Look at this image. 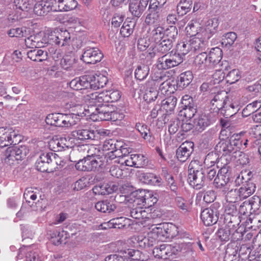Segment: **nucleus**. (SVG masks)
<instances>
[{"instance_id": "f257e3e1", "label": "nucleus", "mask_w": 261, "mask_h": 261, "mask_svg": "<svg viewBox=\"0 0 261 261\" xmlns=\"http://www.w3.org/2000/svg\"><path fill=\"white\" fill-rule=\"evenodd\" d=\"M245 132L233 134L229 140L221 141L215 147L222 156H228L229 159L237 158L239 150L247 147L248 140L244 137Z\"/></svg>"}, {"instance_id": "f03ea898", "label": "nucleus", "mask_w": 261, "mask_h": 261, "mask_svg": "<svg viewBox=\"0 0 261 261\" xmlns=\"http://www.w3.org/2000/svg\"><path fill=\"white\" fill-rule=\"evenodd\" d=\"M121 97L120 92L117 90L103 91L101 93L95 92L88 94L86 99L91 105L99 107L107 103L113 102L118 100Z\"/></svg>"}, {"instance_id": "7ed1b4c3", "label": "nucleus", "mask_w": 261, "mask_h": 261, "mask_svg": "<svg viewBox=\"0 0 261 261\" xmlns=\"http://www.w3.org/2000/svg\"><path fill=\"white\" fill-rule=\"evenodd\" d=\"M188 181L191 186L200 189L204 185V171L198 161H192L189 165Z\"/></svg>"}, {"instance_id": "20e7f679", "label": "nucleus", "mask_w": 261, "mask_h": 261, "mask_svg": "<svg viewBox=\"0 0 261 261\" xmlns=\"http://www.w3.org/2000/svg\"><path fill=\"white\" fill-rule=\"evenodd\" d=\"M21 140V136L17 131L9 127H0V147L15 145Z\"/></svg>"}, {"instance_id": "39448f33", "label": "nucleus", "mask_w": 261, "mask_h": 261, "mask_svg": "<svg viewBox=\"0 0 261 261\" xmlns=\"http://www.w3.org/2000/svg\"><path fill=\"white\" fill-rule=\"evenodd\" d=\"M111 108L109 105H103L101 107H97V121H120L123 119L124 115L122 113L110 110Z\"/></svg>"}, {"instance_id": "423d86ee", "label": "nucleus", "mask_w": 261, "mask_h": 261, "mask_svg": "<svg viewBox=\"0 0 261 261\" xmlns=\"http://www.w3.org/2000/svg\"><path fill=\"white\" fill-rule=\"evenodd\" d=\"M228 162L224 163L222 167L218 170L217 174L214 179L213 185L218 189H223L226 191L230 188L231 183L229 182V167Z\"/></svg>"}, {"instance_id": "0eeeda50", "label": "nucleus", "mask_w": 261, "mask_h": 261, "mask_svg": "<svg viewBox=\"0 0 261 261\" xmlns=\"http://www.w3.org/2000/svg\"><path fill=\"white\" fill-rule=\"evenodd\" d=\"M103 165V162L99 158L88 156L80 160L75 164V168L77 170L89 171L98 170L102 167Z\"/></svg>"}, {"instance_id": "6e6552de", "label": "nucleus", "mask_w": 261, "mask_h": 261, "mask_svg": "<svg viewBox=\"0 0 261 261\" xmlns=\"http://www.w3.org/2000/svg\"><path fill=\"white\" fill-rule=\"evenodd\" d=\"M182 62V57L178 54H166L158 59L156 66L159 69H168L175 67Z\"/></svg>"}, {"instance_id": "1a4fd4ad", "label": "nucleus", "mask_w": 261, "mask_h": 261, "mask_svg": "<svg viewBox=\"0 0 261 261\" xmlns=\"http://www.w3.org/2000/svg\"><path fill=\"white\" fill-rule=\"evenodd\" d=\"M50 38L51 44H55L59 46L69 45L71 42L70 33L63 29H56L50 32Z\"/></svg>"}, {"instance_id": "9d476101", "label": "nucleus", "mask_w": 261, "mask_h": 261, "mask_svg": "<svg viewBox=\"0 0 261 261\" xmlns=\"http://www.w3.org/2000/svg\"><path fill=\"white\" fill-rule=\"evenodd\" d=\"M91 75H85L81 77L75 78L72 80L69 83L70 87L75 90H82L83 93H87L85 98L86 100V96L88 94L92 93L88 90V88H92V82L91 81Z\"/></svg>"}, {"instance_id": "9b49d317", "label": "nucleus", "mask_w": 261, "mask_h": 261, "mask_svg": "<svg viewBox=\"0 0 261 261\" xmlns=\"http://www.w3.org/2000/svg\"><path fill=\"white\" fill-rule=\"evenodd\" d=\"M216 117L215 113L208 111L204 112L198 118L195 119L194 121L195 129L199 132H202L206 127L215 121Z\"/></svg>"}, {"instance_id": "f8f14e48", "label": "nucleus", "mask_w": 261, "mask_h": 261, "mask_svg": "<svg viewBox=\"0 0 261 261\" xmlns=\"http://www.w3.org/2000/svg\"><path fill=\"white\" fill-rule=\"evenodd\" d=\"M103 57V54L98 48L87 47L84 49L81 60L87 64H94L100 62Z\"/></svg>"}, {"instance_id": "ddd939ff", "label": "nucleus", "mask_w": 261, "mask_h": 261, "mask_svg": "<svg viewBox=\"0 0 261 261\" xmlns=\"http://www.w3.org/2000/svg\"><path fill=\"white\" fill-rule=\"evenodd\" d=\"M226 93L223 91L218 92L216 94H212L211 96L210 107L213 111L212 113L217 115L220 110L223 108H227V102L226 101Z\"/></svg>"}, {"instance_id": "4468645a", "label": "nucleus", "mask_w": 261, "mask_h": 261, "mask_svg": "<svg viewBox=\"0 0 261 261\" xmlns=\"http://www.w3.org/2000/svg\"><path fill=\"white\" fill-rule=\"evenodd\" d=\"M51 155L55 156V155L53 152L42 153L36 162L37 170L42 172H52L53 168H50V164L53 163L54 161L53 160Z\"/></svg>"}, {"instance_id": "2eb2a0df", "label": "nucleus", "mask_w": 261, "mask_h": 261, "mask_svg": "<svg viewBox=\"0 0 261 261\" xmlns=\"http://www.w3.org/2000/svg\"><path fill=\"white\" fill-rule=\"evenodd\" d=\"M122 146H118L116 141L113 139L105 140L102 144V149L103 151H109L107 155L111 160L115 159L116 157L121 156L120 153L122 151Z\"/></svg>"}, {"instance_id": "dca6fc26", "label": "nucleus", "mask_w": 261, "mask_h": 261, "mask_svg": "<svg viewBox=\"0 0 261 261\" xmlns=\"http://www.w3.org/2000/svg\"><path fill=\"white\" fill-rule=\"evenodd\" d=\"M173 46L172 39H169L167 37H165L159 43L151 45V48L149 51V58H154L155 56L156 52L162 54L166 53L169 51Z\"/></svg>"}, {"instance_id": "f3484780", "label": "nucleus", "mask_w": 261, "mask_h": 261, "mask_svg": "<svg viewBox=\"0 0 261 261\" xmlns=\"http://www.w3.org/2000/svg\"><path fill=\"white\" fill-rule=\"evenodd\" d=\"M208 40L205 36L193 37L189 40L191 51L197 53L204 51L208 47Z\"/></svg>"}, {"instance_id": "a211bd4d", "label": "nucleus", "mask_w": 261, "mask_h": 261, "mask_svg": "<svg viewBox=\"0 0 261 261\" xmlns=\"http://www.w3.org/2000/svg\"><path fill=\"white\" fill-rule=\"evenodd\" d=\"M219 25L218 19L214 18L208 20L200 29L199 36H205L206 38L210 39L212 35L217 31Z\"/></svg>"}, {"instance_id": "6ab92c4d", "label": "nucleus", "mask_w": 261, "mask_h": 261, "mask_svg": "<svg viewBox=\"0 0 261 261\" xmlns=\"http://www.w3.org/2000/svg\"><path fill=\"white\" fill-rule=\"evenodd\" d=\"M201 219L204 224L210 226L215 224L218 220L217 210L214 206L204 209L201 213Z\"/></svg>"}, {"instance_id": "aec40b11", "label": "nucleus", "mask_w": 261, "mask_h": 261, "mask_svg": "<svg viewBox=\"0 0 261 261\" xmlns=\"http://www.w3.org/2000/svg\"><path fill=\"white\" fill-rule=\"evenodd\" d=\"M72 139L69 137L53 139L49 141V145L53 151H61L65 148H71L73 146Z\"/></svg>"}, {"instance_id": "412c9836", "label": "nucleus", "mask_w": 261, "mask_h": 261, "mask_svg": "<svg viewBox=\"0 0 261 261\" xmlns=\"http://www.w3.org/2000/svg\"><path fill=\"white\" fill-rule=\"evenodd\" d=\"M79 119L73 114L58 113L56 126L69 127L76 124Z\"/></svg>"}, {"instance_id": "4be33fe9", "label": "nucleus", "mask_w": 261, "mask_h": 261, "mask_svg": "<svg viewBox=\"0 0 261 261\" xmlns=\"http://www.w3.org/2000/svg\"><path fill=\"white\" fill-rule=\"evenodd\" d=\"M194 144L192 142L182 143L176 151L178 160L182 162H185L193 151Z\"/></svg>"}, {"instance_id": "5701e85b", "label": "nucleus", "mask_w": 261, "mask_h": 261, "mask_svg": "<svg viewBox=\"0 0 261 261\" xmlns=\"http://www.w3.org/2000/svg\"><path fill=\"white\" fill-rule=\"evenodd\" d=\"M88 102L89 104L91 106L90 107H88V109H87L85 107H83L82 105H76L73 108V111H76V114L72 113L75 115L76 117L77 116H90L91 118L93 119L94 121H97L96 120V118H97V113L96 112V108L92 107L93 105H91L89 103V100H86Z\"/></svg>"}, {"instance_id": "b1692460", "label": "nucleus", "mask_w": 261, "mask_h": 261, "mask_svg": "<svg viewBox=\"0 0 261 261\" xmlns=\"http://www.w3.org/2000/svg\"><path fill=\"white\" fill-rule=\"evenodd\" d=\"M149 0H140V1H130L129 4V11L132 15L140 17L146 9Z\"/></svg>"}, {"instance_id": "393cba45", "label": "nucleus", "mask_w": 261, "mask_h": 261, "mask_svg": "<svg viewBox=\"0 0 261 261\" xmlns=\"http://www.w3.org/2000/svg\"><path fill=\"white\" fill-rule=\"evenodd\" d=\"M107 75L108 73L106 71L97 72L94 75H91L92 88L93 90H96L103 87L108 81Z\"/></svg>"}, {"instance_id": "a878e982", "label": "nucleus", "mask_w": 261, "mask_h": 261, "mask_svg": "<svg viewBox=\"0 0 261 261\" xmlns=\"http://www.w3.org/2000/svg\"><path fill=\"white\" fill-rule=\"evenodd\" d=\"M158 242V239L150 230L146 236H139L138 238V246L142 248L147 249L154 245Z\"/></svg>"}, {"instance_id": "bb28decb", "label": "nucleus", "mask_w": 261, "mask_h": 261, "mask_svg": "<svg viewBox=\"0 0 261 261\" xmlns=\"http://www.w3.org/2000/svg\"><path fill=\"white\" fill-rule=\"evenodd\" d=\"M130 215L132 218L138 220L137 223H140L141 224H143L151 216L150 213H147L141 206L133 208L130 211Z\"/></svg>"}, {"instance_id": "cd10ccee", "label": "nucleus", "mask_w": 261, "mask_h": 261, "mask_svg": "<svg viewBox=\"0 0 261 261\" xmlns=\"http://www.w3.org/2000/svg\"><path fill=\"white\" fill-rule=\"evenodd\" d=\"M137 176L141 181L146 184L158 186L161 182V178L153 173L138 172Z\"/></svg>"}, {"instance_id": "c85d7f7f", "label": "nucleus", "mask_w": 261, "mask_h": 261, "mask_svg": "<svg viewBox=\"0 0 261 261\" xmlns=\"http://www.w3.org/2000/svg\"><path fill=\"white\" fill-rule=\"evenodd\" d=\"M223 161H225V163H226L227 162V159H225V157L222 156L219 158V155L216 152H211L206 156L204 163L206 166L210 165L211 167L214 166L215 164L216 163L217 169H218L223 166V165H222Z\"/></svg>"}, {"instance_id": "c756f323", "label": "nucleus", "mask_w": 261, "mask_h": 261, "mask_svg": "<svg viewBox=\"0 0 261 261\" xmlns=\"http://www.w3.org/2000/svg\"><path fill=\"white\" fill-rule=\"evenodd\" d=\"M116 189L114 185L109 183L99 184L93 188L92 191L95 195H108L112 193Z\"/></svg>"}, {"instance_id": "7c9ffc66", "label": "nucleus", "mask_w": 261, "mask_h": 261, "mask_svg": "<svg viewBox=\"0 0 261 261\" xmlns=\"http://www.w3.org/2000/svg\"><path fill=\"white\" fill-rule=\"evenodd\" d=\"M255 185L251 181H247L245 184L238 189L242 200L246 199L254 193L255 190Z\"/></svg>"}, {"instance_id": "2f4dec72", "label": "nucleus", "mask_w": 261, "mask_h": 261, "mask_svg": "<svg viewBox=\"0 0 261 261\" xmlns=\"http://www.w3.org/2000/svg\"><path fill=\"white\" fill-rule=\"evenodd\" d=\"M177 98L174 95H170L162 101L161 108L166 111L167 114H171L176 105Z\"/></svg>"}, {"instance_id": "473e14b6", "label": "nucleus", "mask_w": 261, "mask_h": 261, "mask_svg": "<svg viewBox=\"0 0 261 261\" xmlns=\"http://www.w3.org/2000/svg\"><path fill=\"white\" fill-rule=\"evenodd\" d=\"M170 249V245L162 244L159 247H155L152 250V254L156 258L166 259L171 254L169 251Z\"/></svg>"}, {"instance_id": "72a5a7b5", "label": "nucleus", "mask_w": 261, "mask_h": 261, "mask_svg": "<svg viewBox=\"0 0 261 261\" xmlns=\"http://www.w3.org/2000/svg\"><path fill=\"white\" fill-rule=\"evenodd\" d=\"M95 207L99 212L110 213L114 211L116 206L112 201L107 199L97 202Z\"/></svg>"}, {"instance_id": "f704fd0d", "label": "nucleus", "mask_w": 261, "mask_h": 261, "mask_svg": "<svg viewBox=\"0 0 261 261\" xmlns=\"http://www.w3.org/2000/svg\"><path fill=\"white\" fill-rule=\"evenodd\" d=\"M72 136L76 140H85L94 139V132L89 129H78L72 132Z\"/></svg>"}, {"instance_id": "c9c22d12", "label": "nucleus", "mask_w": 261, "mask_h": 261, "mask_svg": "<svg viewBox=\"0 0 261 261\" xmlns=\"http://www.w3.org/2000/svg\"><path fill=\"white\" fill-rule=\"evenodd\" d=\"M222 51L219 47H215L211 49L208 57V62L210 67H212L219 63L222 58Z\"/></svg>"}, {"instance_id": "e433bc0d", "label": "nucleus", "mask_w": 261, "mask_h": 261, "mask_svg": "<svg viewBox=\"0 0 261 261\" xmlns=\"http://www.w3.org/2000/svg\"><path fill=\"white\" fill-rule=\"evenodd\" d=\"M168 224L163 223L157 225H152L151 231L155 234V237L158 241H164L165 240V230L168 229Z\"/></svg>"}, {"instance_id": "4c0bfd02", "label": "nucleus", "mask_w": 261, "mask_h": 261, "mask_svg": "<svg viewBox=\"0 0 261 261\" xmlns=\"http://www.w3.org/2000/svg\"><path fill=\"white\" fill-rule=\"evenodd\" d=\"M36 2L34 7V13L39 16H43L49 12V6L47 5V1L32 0Z\"/></svg>"}, {"instance_id": "58836bf2", "label": "nucleus", "mask_w": 261, "mask_h": 261, "mask_svg": "<svg viewBox=\"0 0 261 261\" xmlns=\"http://www.w3.org/2000/svg\"><path fill=\"white\" fill-rule=\"evenodd\" d=\"M194 60L195 65L200 69H205L210 67L208 60V56L205 51L199 53Z\"/></svg>"}, {"instance_id": "ea45409f", "label": "nucleus", "mask_w": 261, "mask_h": 261, "mask_svg": "<svg viewBox=\"0 0 261 261\" xmlns=\"http://www.w3.org/2000/svg\"><path fill=\"white\" fill-rule=\"evenodd\" d=\"M69 236L66 231L55 230L51 234V242L55 245H59L63 242Z\"/></svg>"}, {"instance_id": "a19ab883", "label": "nucleus", "mask_w": 261, "mask_h": 261, "mask_svg": "<svg viewBox=\"0 0 261 261\" xmlns=\"http://www.w3.org/2000/svg\"><path fill=\"white\" fill-rule=\"evenodd\" d=\"M201 28L200 24L197 19H193L189 23L186 28V31L188 35L191 37L199 36L200 29Z\"/></svg>"}, {"instance_id": "79ce46f5", "label": "nucleus", "mask_w": 261, "mask_h": 261, "mask_svg": "<svg viewBox=\"0 0 261 261\" xmlns=\"http://www.w3.org/2000/svg\"><path fill=\"white\" fill-rule=\"evenodd\" d=\"M150 38L151 41V45L159 43L164 38V29L161 26H158L153 29L150 33Z\"/></svg>"}, {"instance_id": "37998d69", "label": "nucleus", "mask_w": 261, "mask_h": 261, "mask_svg": "<svg viewBox=\"0 0 261 261\" xmlns=\"http://www.w3.org/2000/svg\"><path fill=\"white\" fill-rule=\"evenodd\" d=\"M28 57L32 61L42 62L47 59V53L42 49H33L28 52Z\"/></svg>"}, {"instance_id": "c03bdc74", "label": "nucleus", "mask_w": 261, "mask_h": 261, "mask_svg": "<svg viewBox=\"0 0 261 261\" xmlns=\"http://www.w3.org/2000/svg\"><path fill=\"white\" fill-rule=\"evenodd\" d=\"M136 253H139V251L132 249L121 250L118 254H114V261H126L130 257H133Z\"/></svg>"}, {"instance_id": "a18cd8bd", "label": "nucleus", "mask_w": 261, "mask_h": 261, "mask_svg": "<svg viewBox=\"0 0 261 261\" xmlns=\"http://www.w3.org/2000/svg\"><path fill=\"white\" fill-rule=\"evenodd\" d=\"M159 9H151L149 6V13L146 17L145 22L147 24L151 25L157 23L160 21Z\"/></svg>"}, {"instance_id": "49530a36", "label": "nucleus", "mask_w": 261, "mask_h": 261, "mask_svg": "<svg viewBox=\"0 0 261 261\" xmlns=\"http://www.w3.org/2000/svg\"><path fill=\"white\" fill-rule=\"evenodd\" d=\"M193 77L192 73L190 71L181 73L178 77L177 85L181 88H184L190 84Z\"/></svg>"}, {"instance_id": "de8ad7c7", "label": "nucleus", "mask_w": 261, "mask_h": 261, "mask_svg": "<svg viewBox=\"0 0 261 261\" xmlns=\"http://www.w3.org/2000/svg\"><path fill=\"white\" fill-rule=\"evenodd\" d=\"M136 128L144 140L148 142H151L152 141L150 129L146 125L138 123L136 125Z\"/></svg>"}, {"instance_id": "09e8293b", "label": "nucleus", "mask_w": 261, "mask_h": 261, "mask_svg": "<svg viewBox=\"0 0 261 261\" xmlns=\"http://www.w3.org/2000/svg\"><path fill=\"white\" fill-rule=\"evenodd\" d=\"M238 249L236 247L228 246L225 252L224 261H239Z\"/></svg>"}, {"instance_id": "8fccbe9b", "label": "nucleus", "mask_w": 261, "mask_h": 261, "mask_svg": "<svg viewBox=\"0 0 261 261\" xmlns=\"http://www.w3.org/2000/svg\"><path fill=\"white\" fill-rule=\"evenodd\" d=\"M226 98H227V100H226V101L227 102L226 108L230 107L232 109H236L235 111H238L241 104L240 96L234 94L230 95L228 97L226 96Z\"/></svg>"}, {"instance_id": "3c124183", "label": "nucleus", "mask_w": 261, "mask_h": 261, "mask_svg": "<svg viewBox=\"0 0 261 261\" xmlns=\"http://www.w3.org/2000/svg\"><path fill=\"white\" fill-rule=\"evenodd\" d=\"M225 192H227L226 194V199L228 202L234 203L238 200H242L241 199L239 190L237 188H232L230 189L229 188L228 190L226 189V191Z\"/></svg>"}, {"instance_id": "603ef678", "label": "nucleus", "mask_w": 261, "mask_h": 261, "mask_svg": "<svg viewBox=\"0 0 261 261\" xmlns=\"http://www.w3.org/2000/svg\"><path fill=\"white\" fill-rule=\"evenodd\" d=\"M151 41L149 38L147 37L140 38L138 39L137 42V48L140 51H145L147 49V57L149 58V51L151 48Z\"/></svg>"}, {"instance_id": "864d4df0", "label": "nucleus", "mask_w": 261, "mask_h": 261, "mask_svg": "<svg viewBox=\"0 0 261 261\" xmlns=\"http://www.w3.org/2000/svg\"><path fill=\"white\" fill-rule=\"evenodd\" d=\"M196 113V109L194 106L184 107L180 111V119L191 120Z\"/></svg>"}, {"instance_id": "5fc2aeb1", "label": "nucleus", "mask_w": 261, "mask_h": 261, "mask_svg": "<svg viewBox=\"0 0 261 261\" xmlns=\"http://www.w3.org/2000/svg\"><path fill=\"white\" fill-rule=\"evenodd\" d=\"M149 68L147 65H141L138 66L135 72V77L140 81L144 80L148 75Z\"/></svg>"}, {"instance_id": "6e6d98bb", "label": "nucleus", "mask_w": 261, "mask_h": 261, "mask_svg": "<svg viewBox=\"0 0 261 261\" xmlns=\"http://www.w3.org/2000/svg\"><path fill=\"white\" fill-rule=\"evenodd\" d=\"M12 150V155H15V159L18 161L22 160L29 153V149L25 146L19 147L11 148Z\"/></svg>"}, {"instance_id": "4d7b16f0", "label": "nucleus", "mask_w": 261, "mask_h": 261, "mask_svg": "<svg viewBox=\"0 0 261 261\" xmlns=\"http://www.w3.org/2000/svg\"><path fill=\"white\" fill-rule=\"evenodd\" d=\"M128 220L127 219L123 217L116 218L110 220L108 225L109 227L121 228L126 225Z\"/></svg>"}, {"instance_id": "13d9d810", "label": "nucleus", "mask_w": 261, "mask_h": 261, "mask_svg": "<svg viewBox=\"0 0 261 261\" xmlns=\"http://www.w3.org/2000/svg\"><path fill=\"white\" fill-rule=\"evenodd\" d=\"M261 108V100L255 101L248 104L243 110V115L247 116L256 112Z\"/></svg>"}, {"instance_id": "bf43d9fd", "label": "nucleus", "mask_w": 261, "mask_h": 261, "mask_svg": "<svg viewBox=\"0 0 261 261\" xmlns=\"http://www.w3.org/2000/svg\"><path fill=\"white\" fill-rule=\"evenodd\" d=\"M123 166V163L119 165V163L115 160L114 163L111 165L109 172L112 176L116 178H120L123 175L122 169L121 168Z\"/></svg>"}, {"instance_id": "052dcab7", "label": "nucleus", "mask_w": 261, "mask_h": 261, "mask_svg": "<svg viewBox=\"0 0 261 261\" xmlns=\"http://www.w3.org/2000/svg\"><path fill=\"white\" fill-rule=\"evenodd\" d=\"M141 197H143L142 195L145 196V207L148 208L150 206H151L154 204L156 203L157 202V199L156 197L153 196L152 192L151 191H149L147 190H145V192H142L141 193Z\"/></svg>"}, {"instance_id": "680f3d73", "label": "nucleus", "mask_w": 261, "mask_h": 261, "mask_svg": "<svg viewBox=\"0 0 261 261\" xmlns=\"http://www.w3.org/2000/svg\"><path fill=\"white\" fill-rule=\"evenodd\" d=\"M192 6V2L191 0H180L177 6V10L178 13L181 11V15L186 14L189 12Z\"/></svg>"}, {"instance_id": "e2e57ef3", "label": "nucleus", "mask_w": 261, "mask_h": 261, "mask_svg": "<svg viewBox=\"0 0 261 261\" xmlns=\"http://www.w3.org/2000/svg\"><path fill=\"white\" fill-rule=\"evenodd\" d=\"M230 226L231 224H229L218 230V236L222 241H227L229 240L231 234Z\"/></svg>"}, {"instance_id": "0e129e2a", "label": "nucleus", "mask_w": 261, "mask_h": 261, "mask_svg": "<svg viewBox=\"0 0 261 261\" xmlns=\"http://www.w3.org/2000/svg\"><path fill=\"white\" fill-rule=\"evenodd\" d=\"M39 36L32 35L25 39V44L29 48H40L41 43H39Z\"/></svg>"}, {"instance_id": "69168bd1", "label": "nucleus", "mask_w": 261, "mask_h": 261, "mask_svg": "<svg viewBox=\"0 0 261 261\" xmlns=\"http://www.w3.org/2000/svg\"><path fill=\"white\" fill-rule=\"evenodd\" d=\"M177 53L181 57L187 54L191 51V46H190L189 40L188 42H181L177 44L176 46Z\"/></svg>"}, {"instance_id": "338daca9", "label": "nucleus", "mask_w": 261, "mask_h": 261, "mask_svg": "<svg viewBox=\"0 0 261 261\" xmlns=\"http://www.w3.org/2000/svg\"><path fill=\"white\" fill-rule=\"evenodd\" d=\"M158 93L155 88L151 87L146 90L143 98L147 102L153 101L156 99Z\"/></svg>"}, {"instance_id": "774afa93", "label": "nucleus", "mask_w": 261, "mask_h": 261, "mask_svg": "<svg viewBox=\"0 0 261 261\" xmlns=\"http://www.w3.org/2000/svg\"><path fill=\"white\" fill-rule=\"evenodd\" d=\"M175 88L174 85L171 84L169 81L163 82L160 85L159 90L164 95H168L174 92Z\"/></svg>"}]
</instances>
